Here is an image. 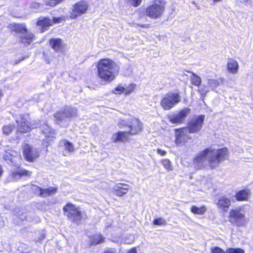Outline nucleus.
<instances>
[{
    "instance_id": "39448f33",
    "label": "nucleus",
    "mask_w": 253,
    "mask_h": 253,
    "mask_svg": "<svg viewBox=\"0 0 253 253\" xmlns=\"http://www.w3.org/2000/svg\"><path fill=\"white\" fill-rule=\"evenodd\" d=\"M65 215L69 220L76 224H80L82 216L81 211L71 203L66 204L63 208Z\"/></svg>"
},
{
    "instance_id": "72a5a7b5",
    "label": "nucleus",
    "mask_w": 253,
    "mask_h": 253,
    "mask_svg": "<svg viewBox=\"0 0 253 253\" xmlns=\"http://www.w3.org/2000/svg\"><path fill=\"white\" fill-rule=\"evenodd\" d=\"M42 189V188L35 185H32L31 186V190H32V191L35 194L40 196L41 195Z\"/></svg>"
},
{
    "instance_id": "5701e85b",
    "label": "nucleus",
    "mask_w": 253,
    "mask_h": 253,
    "mask_svg": "<svg viewBox=\"0 0 253 253\" xmlns=\"http://www.w3.org/2000/svg\"><path fill=\"white\" fill-rule=\"evenodd\" d=\"M227 67L230 73L235 74L238 72L239 64L236 60L233 58H230L228 59Z\"/></svg>"
},
{
    "instance_id": "412c9836",
    "label": "nucleus",
    "mask_w": 253,
    "mask_h": 253,
    "mask_svg": "<svg viewBox=\"0 0 253 253\" xmlns=\"http://www.w3.org/2000/svg\"><path fill=\"white\" fill-rule=\"evenodd\" d=\"M18 27L20 28V30H22V29L25 32L23 33L22 34V36H21L22 42L30 44L33 41L34 35L32 33H30L27 32V28L25 26L18 25Z\"/></svg>"
},
{
    "instance_id": "9d476101",
    "label": "nucleus",
    "mask_w": 253,
    "mask_h": 253,
    "mask_svg": "<svg viewBox=\"0 0 253 253\" xmlns=\"http://www.w3.org/2000/svg\"><path fill=\"white\" fill-rule=\"evenodd\" d=\"M190 134V126L175 130V142L177 145H183L189 139Z\"/></svg>"
},
{
    "instance_id": "ea45409f",
    "label": "nucleus",
    "mask_w": 253,
    "mask_h": 253,
    "mask_svg": "<svg viewBox=\"0 0 253 253\" xmlns=\"http://www.w3.org/2000/svg\"><path fill=\"white\" fill-rule=\"evenodd\" d=\"M198 91L201 93L202 96L204 97L206 93L208 92V90L205 88H201L198 89Z\"/></svg>"
},
{
    "instance_id": "09e8293b",
    "label": "nucleus",
    "mask_w": 253,
    "mask_h": 253,
    "mask_svg": "<svg viewBox=\"0 0 253 253\" xmlns=\"http://www.w3.org/2000/svg\"><path fill=\"white\" fill-rule=\"evenodd\" d=\"M137 26H140L141 27H145V25L144 24H137Z\"/></svg>"
},
{
    "instance_id": "423d86ee",
    "label": "nucleus",
    "mask_w": 253,
    "mask_h": 253,
    "mask_svg": "<svg viewBox=\"0 0 253 253\" xmlns=\"http://www.w3.org/2000/svg\"><path fill=\"white\" fill-rule=\"evenodd\" d=\"M164 2L162 0H155L153 3L146 9V15L153 19L159 18L164 12Z\"/></svg>"
},
{
    "instance_id": "4be33fe9",
    "label": "nucleus",
    "mask_w": 253,
    "mask_h": 253,
    "mask_svg": "<svg viewBox=\"0 0 253 253\" xmlns=\"http://www.w3.org/2000/svg\"><path fill=\"white\" fill-rule=\"evenodd\" d=\"M128 133L126 130L125 132L120 131L114 134L112 136V140L114 142H124L128 140Z\"/></svg>"
},
{
    "instance_id": "bb28decb",
    "label": "nucleus",
    "mask_w": 253,
    "mask_h": 253,
    "mask_svg": "<svg viewBox=\"0 0 253 253\" xmlns=\"http://www.w3.org/2000/svg\"><path fill=\"white\" fill-rule=\"evenodd\" d=\"M57 191V188L53 187H49L47 188L42 189L41 196L42 197H46L53 194Z\"/></svg>"
},
{
    "instance_id": "f03ea898",
    "label": "nucleus",
    "mask_w": 253,
    "mask_h": 253,
    "mask_svg": "<svg viewBox=\"0 0 253 253\" xmlns=\"http://www.w3.org/2000/svg\"><path fill=\"white\" fill-rule=\"evenodd\" d=\"M97 75L101 81L109 83L113 81L119 70L117 64L109 58L99 60L97 64Z\"/></svg>"
},
{
    "instance_id": "0eeeda50",
    "label": "nucleus",
    "mask_w": 253,
    "mask_h": 253,
    "mask_svg": "<svg viewBox=\"0 0 253 253\" xmlns=\"http://www.w3.org/2000/svg\"><path fill=\"white\" fill-rule=\"evenodd\" d=\"M181 97L178 93L169 92L162 98L161 105L165 110H169L180 101Z\"/></svg>"
},
{
    "instance_id": "7ed1b4c3",
    "label": "nucleus",
    "mask_w": 253,
    "mask_h": 253,
    "mask_svg": "<svg viewBox=\"0 0 253 253\" xmlns=\"http://www.w3.org/2000/svg\"><path fill=\"white\" fill-rule=\"evenodd\" d=\"M118 125L120 128H125L130 135H135L142 130V124L138 119L132 118L128 120L120 119Z\"/></svg>"
},
{
    "instance_id": "3c124183",
    "label": "nucleus",
    "mask_w": 253,
    "mask_h": 253,
    "mask_svg": "<svg viewBox=\"0 0 253 253\" xmlns=\"http://www.w3.org/2000/svg\"><path fill=\"white\" fill-rule=\"evenodd\" d=\"M182 163H183V164H184V165H186V164L184 163V160H182Z\"/></svg>"
},
{
    "instance_id": "dca6fc26",
    "label": "nucleus",
    "mask_w": 253,
    "mask_h": 253,
    "mask_svg": "<svg viewBox=\"0 0 253 253\" xmlns=\"http://www.w3.org/2000/svg\"><path fill=\"white\" fill-rule=\"evenodd\" d=\"M216 206L219 210L226 212L231 206V200L225 196H220L218 199Z\"/></svg>"
},
{
    "instance_id": "f704fd0d",
    "label": "nucleus",
    "mask_w": 253,
    "mask_h": 253,
    "mask_svg": "<svg viewBox=\"0 0 253 253\" xmlns=\"http://www.w3.org/2000/svg\"><path fill=\"white\" fill-rule=\"evenodd\" d=\"M166 221L165 219L160 217L157 219H155L153 221V224L157 225H165Z\"/></svg>"
},
{
    "instance_id": "a19ab883",
    "label": "nucleus",
    "mask_w": 253,
    "mask_h": 253,
    "mask_svg": "<svg viewBox=\"0 0 253 253\" xmlns=\"http://www.w3.org/2000/svg\"><path fill=\"white\" fill-rule=\"evenodd\" d=\"M115 93H121L125 91V88L124 87H118L115 88Z\"/></svg>"
},
{
    "instance_id": "f8f14e48",
    "label": "nucleus",
    "mask_w": 253,
    "mask_h": 253,
    "mask_svg": "<svg viewBox=\"0 0 253 253\" xmlns=\"http://www.w3.org/2000/svg\"><path fill=\"white\" fill-rule=\"evenodd\" d=\"M63 20L62 17H53L52 20H51L47 17H40L37 21V24L38 26L41 27V31L42 33L44 32L47 30V27L52 25L53 23H58Z\"/></svg>"
},
{
    "instance_id": "a878e982",
    "label": "nucleus",
    "mask_w": 253,
    "mask_h": 253,
    "mask_svg": "<svg viewBox=\"0 0 253 253\" xmlns=\"http://www.w3.org/2000/svg\"><path fill=\"white\" fill-rule=\"evenodd\" d=\"M223 81L224 79L222 78H219L218 79H211L208 80V85L212 89H215L219 86L220 84H222Z\"/></svg>"
},
{
    "instance_id": "aec40b11",
    "label": "nucleus",
    "mask_w": 253,
    "mask_h": 253,
    "mask_svg": "<svg viewBox=\"0 0 253 253\" xmlns=\"http://www.w3.org/2000/svg\"><path fill=\"white\" fill-rule=\"evenodd\" d=\"M211 253H245V251L241 248H227L225 251L219 247H213L211 249Z\"/></svg>"
},
{
    "instance_id": "7c9ffc66",
    "label": "nucleus",
    "mask_w": 253,
    "mask_h": 253,
    "mask_svg": "<svg viewBox=\"0 0 253 253\" xmlns=\"http://www.w3.org/2000/svg\"><path fill=\"white\" fill-rule=\"evenodd\" d=\"M191 74H192L191 76V84L196 86H199L202 82L201 78L194 73L191 72Z\"/></svg>"
},
{
    "instance_id": "c9c22d12",
    "label": "nucleus",
    "mask_w": 253,
    "mask_h": 253,
    "mask_svg": "<svg viewBox=\"0 0 253 253\" xmlns=\"http://www.w3.org/2000/svg\"><path fill=\"white\" fill-rule=\"evenodd\" d=\"M127 3L134 6L137 7L140 4L142 0H125Z\"/></svg>"
},
{
    "instance_id": "49530a36",
    "label": "nucleus",
    "mask_w": 253,
    "mask_h": 253,
    "mask_svg": "<svg viewBox=\"0 0 253 253\" xmlns=\"http://www.w3.org/2000/svg\"><path fill=\"white\" fill-rule=\"evenodd\" d=\"M104 253H115V252L112 250H108L105 251Z\"/></svg>"
},
{
    "instance_id": "f257e3e1",
    "label": "nucleus",
    "mask_w": 253,
    "mask_h": 253,
    "mask_svg": "<svg viewBox=\"0 0 253 253\" xmlns=\"http://www.w3.org/2000/svg\"><path fill=\"white\" fill-rule=\"evenodd\" d=\"M229 154L228 149L226 147L217 149L208 147L196 156L194 159V163L199 164L207 160L210 169H213L218 167L221 162L227 159Z\"/></svg>"
},
{
    "instance_id": "79ce46f5",
    "label": "nucleus",
    "mask_w": 253,
    "mask_h": 253,
    "mask_svg": "<svg viewBox=\"0 0 253 253\" xmlns=\"http://www.w3.org/2000/svg\"><path fill=\"white\" fill-rule=\"evenodd\" d=\"M157 153L161 155V156H165V155H166V153H167V152L165 151L162 150L160 149H158L157 150Z\"/></svg>"
},
{
    "instance_id": "473e14b6",
    "label": "nucleus",
    "mask_w": 253,
    "mask_h": 253,
    "mask_svg": "<svg viewBox=\"0 0 253 253\" xmlns=\"http://www.w3.org/2000/svg\"><path fill=\"white\" fill-rule=\"evenodd\" d=\"M13 129V126L11 125L4 126L2 127L3 133L5 135L9 134Z\"/></svg>"
},
{
    "instance_id": "a211bd4d",
    "label": "nucleus",
    "mask_w": 253,
    "mask_h": 253,
    "mask_svg": "<svg viewBox=\"0 0 253 253\" xmlns=\"http://www.w3.org/2000/svg\"><path fill=\"white\" fill-rule=\"evenodd\" d=\"M251 190L248 188L237 191L235 194V198L237 201L243 202L248 201L251 196Z\"/></svg>"
},
{
    "instance_id": "b1692460",
    "label": "nucleus",
    "mask_w": 253,
    "mask_h": 253,
    "mask_svg": "<svg viewBox=\"0 0 253 253\" xmlns=\"http://www.w3.org/2000/svg\"><path fill=\"white\" fill-rule=\"evenodd\" d=\"M31 172L25 169H18L16 171L11 172V177L13 180H17L19 179L22 176H29Z\"/></svg>"
},
{
    "instance_id": "2f4dec72",
    "label": "nucleus",
    "mask_w": 253,
    "mask_h": 253,
    "mask_svg": "<svg viewBox=\"0 0 253 253\" xmlns=\"http://www.w3.org/2000/svg\"><path fill=\"white\" fill-rule=\"evenodd\" d=\"M14 154H11L9 153L10 155L11 158L10 159V161L11 162V164L12 165L14 164V162H16L17 160L20 161V156L19 154V153L16 152H12Z\"/></svg>"
},
{
    "instance_id": "393cba45",
    "label": "nucleus",
    "mask_w": 253,
    "mask_h": 253,
    "mask_svg": "<svg viewBox=\"0 0 253 253\" xmlns=\"http://www.w3.org/2000/svg\"><path fill=\"white\" fill-rule=\"evenodd\" d=\"M49 44L55 51H60L62 48V40L59 38L51 39Z\"/></svg>"
},
{
    "instance_id": "a18cd8bd",
    "label": "nucleus",
    "mask_w": 253,
    "mask_h": 253,
    "mask_svg": "<svg viewBox=\"0 0 253 253\" xmlns=\"http://www.w3.org/2000/svg\"><path fill=\"white\" fill-rule=\"evenodd\" d=\"M3 172V171L2 168L1 166L0 165V178L2 176Z\"/></svg>"
},
{
    "instance_id": "ddd939ff",
    "label": "nucleus",
    "mask_w": 253,
    "mask_h": 253,
    "mask_svg": "<svg viewBox=\"0 0 253 253\" xmlns=\"http://www.w3.org/2000/svg\"><path fill=\"white\" fill-rule=\"evenodd\" d=\"M40 127L45 136V139L43 140L42 145L47 147L50 144V142L53 141L55 138L53 136L54 130L50 128L45 123H44Z\"/></svg>"
},
{
    "instance_id": "37998d69",
    "label": "nucleus",
    "mask_w": 253,
    "mask_h": 253,
    "mask_svg": "<svg viewBox=\"0 0 253 253\" xmlns=\"http://www.w3.org/2000/svg\"><path fill=\"white\" fill-rule=\"evenodd\" d=\"M18 216L19 217V218H20V219L21 220H29V219H28L26 216L25 215H24L23 214H22V215H20L19 214H18Z\"/></svg>"
},
{
    "instance_id": "f3484780",
    "label": "nucleus",
    "mask_w": 253,
    "mask_h": 253,
    "mask_svg": "<svg viewBox=\"0 0 253 253\" xmlns=\"http://www.w3.org/2000/svg\"><path fill=\"white\" fill-rule=\"evenodd\" d=\"M18 124V131L21 133H26L31 130V127L28 124V122L27 121L26 116L23 115L19 119L16 120Z\"/></svg>"
},
{
    "instance_id": "6ab92c4d",
    "label": "nucleus",
    "mask_w": 253,
    "mask_h": 253,
    "mask_svg": "<svg viewBox=\"0 0 253 253\" xmlns=\"http://www.w3.org/2000/svg\"><path fill=\"white\" fill-rule=\"evenodd\" d=\"M129 189V185L126 183H118L112 188L113 193L118 196L122 197L126 194Z\"/></svg>"
},
{
    "instance_id": "de8ad7c7",
    "label": "nucleus",
    "mask_w": 253,
    "mask_h": 253,
    "mask_svg": "<svg viewBox=\"0 0 253 253\" xmlns=\"http://www.w3.org/2000/svg\"><path fill=\"white\" fill-rule=\"evenodd\" d=\"M24 59V58H22L21 60H19V61H16L15 62V64H17V63H19L21 61H22V60H23Z\"/></svg>"
},
{
    "instance_id": "2eb2a0df",
    "label": "nucleus",
    "mask_w": 253,
    "mask_h": 253,
    "mask_svg": "<svg viewBox=\"0 0 253 253\" xmlns=\"http://www.w3.org/2000/svg\"><path fill=\"white\" fill-rule=\"evenodd\" d=\"M23 154L25 159L28 162L34 161L39 157L40 153L36 148L30 147L29 145H25L24 147Z\"/></svg>"
},
{
    "instance_id": "c03bdc74",
    "label": "nucleus",
    "mask_w": 253,
    "mask_h": 253,
    "mask_svg": "<svg viewBox=\"0 0 253 253\" xmlns=\"http://www.w3.org/2000/svg\"><path fill=\"white\" fill-rule=\"evenodd\" d=\"M127 253H137L135 248H132Z\"/></svg>"
},
{
    "instance_id": "4c0bfd02",
    "label": "nucleus",
    "mask_w": 253,
    "mask_h": 253,
    "mask_svg": "<svg viewBox=\"0 0 253 253\" xmlns=\"http://www.w3.org/2000/svg\"><path fill=\"white\" fill-rule=\"evenodd\" d=\"M30 8L31 10L36 11L40 9V4L36 2H32L30 4Z\"/></svg>"
},
{
    "instance_id": "e433bc0d",
    "label": "nucleus",
    "mask_w": 253,
    "mask_h": 253,
    "mask_svg": "<svg viewBox=\"0 0 253 253\" xmlns=\"http://www.w3.org/2000/svg\"><path fill=\"white\" fill-rule=\"evenodd\" d=\"M64 0H47L46 4L51 6H55L58 3L61 2Z\"/></svg>"
},
{
    "instance_id": "20e7f679",
    "label": "nucleus",
    "mask_w": 253,
    "mask_h": 253,
    "mask_svg": "<svg viewBox=\"0 0 253 253\" xmlns=\"http://www.w3.org/2000/svg\"><path fill=\"white\" fill-rule=\"evenodd\" d=\"M228 221L234 226L238 227L245 226L247 221L243 208L239 207L231 209L229 212Z\"/></svg>"
},
{
    "instance_id": "8fccbe9b",
    "label": "nucleus",
    "mask_w": 253,
    "mask_h": 253,
    "mask_svg": "<svg viewBox=\"0 0 253 253\" xmlns=\"http://www.w3.org/2000/svg\"><path fill=\"white\" fill-rule=\"evenodd\" d=\"M221 0H213V1L215 3L220 1Z\"/></svg>"
},
{
    "instance_id": "c85d7f7f",
    "label": "nucleus",
    "mask_w": 253,
    "mask_h": 253,
    "mask_svg": "<svg viewBox=\"0 0 253 253\" xmlns=\"http://www.w3.org/2000/svg\"><path fill=\"white\" fill-rule=\"evenodd\" d=\"M105 238L100 234L94 235L90 239L91 245H96L101 244L104 241Z\"/></svg>"
},
{
    "instance_id": "6e6552de",
    "label": "nucleus",
    "mask_w": 253,
    "mask_h": 253,
    "mask_svg": "<svg viewBox=\"0 0 253 253\" xmlns=\"http://www.w3.org/2000/svg\"><path fill=\"white\" fill-rule=\"evenodd\" d=\"M88 7L87 2L84 0L80 1L74 4L70 12V18L74 19L78 16L85 13L88 9Z\"/></svg>"
},
{
    "instance_id": "4468645a",
    "label": "nucleus",
    "mask_w": 253,
    "mask_h": 253,
    "mask_svg": "<svg viewBox=\"0 0 253 253\" xmlns=\"http://www.w3.org/2000/svg\"><path fill=\"white\" fill-rule=\"evenodd\" d=\"M205 119L204 115L194 117L191 119V133H197L200 131Z\"/></svg>"
},
{
    "instance_id": "1a4fd4ad",
    "label": "nucleus",
    "mask_w": 253,
    "mask_h": 253,
    "mask_svg": "<svg viewBox=\"0 0 253 253\" xmlns=\"http://www.w3.org/2000/svg\"><path fill=\"white\" fill-rule=\"evenodd\" d=\"M77 110L75 108L67 107L63 111H59L56 113L54 117L58 124L63 121H66L76 115Z\"/></svg>"
},
{
    "instance_id": "9b49d317",
    "label": "nucleus",
    "mask_w": 253,
    "mask_h": 253,
    "mask_svg": "<svg viewBox=\"0 0 253 253\" xmlns=\"http://www.w3.org/2000/svg\"><path fill=\"white\" fill-rule=\"evenodd\" d=\"M190 110L188 108L184 109L178 112H175L168 116L170 123L173 124H182L189 114Z\"/></svg>"
},
{
    "instance_id": "c756f323",
    "label": "nucleus",
    "mask_w": 253,
    "mask_h": 253,
    "mask_svg": "<svg viewBox=\"0 0 253 253\" xmlns=\"http://www.w3.org/2000/svg\"><path fill=\"white\" fill-rule=\"evenodd\" d=\"M60 145H63L65 147V149L69 152H73L74 151L73 144L66 139L61 141Z\"/></svg>"
},
{
    "instance_id": "603ef678",
    "label": "nucleus",
    "mask_w": 253,
    "mask_h": 253,
    "mask_svg": "<svg viewBox=\"0 0 253 253\" xmlns=\"http://www.w3.org/2000/svg\"><path fill=\"white\" fill-rule=\"evenodd\" d=\"M5 158H6V157H8V156L6 155H5ZM5 160H7V159H6V158H5Z\"/></svg>"
},
{
    "instance_id": "58836bf2",
    "label": "nucleus",
    "mask_w": 253,
    "mask_h": 253,
    "mask_svg": "<svg viewBox=\"0 0 253 253\" xmlns=\"http://www.w3.org/2000/svg\"><path fill=\"white\" fill-rule=\"evenodd\" d=\"M164 167L168 169H172L171 162L169 159H165L162 161Z\"/></svg>"
},
{
    "instance_id": "cd10ccee",
    "label": "nucleus",
    "mask_w": 253,
    "mask_h": 253,
    "mask_svg": "<svg viewBox=\"0 0 253 253\" xmlns=\"http://www.w3.org/2000/svg\"><path fill=\"white\" fill-rule=\"evenodd\" d=\"M207 208L205 206L198 207L196 206H192L191 208V211L195 214L202 215L205 214Z\"/></svg>"
}]
</instances>
